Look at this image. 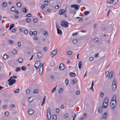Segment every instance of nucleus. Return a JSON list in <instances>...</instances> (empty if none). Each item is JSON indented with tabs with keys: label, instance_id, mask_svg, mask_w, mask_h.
Segmentation results:
<instances>
[{
	"label": "nucleus",
	"instance_id": "obj_1",
	"mask_svg": "<svg viewBox=\"0 0 120 120\" xmlns=\"http://www.w3.org/2000/svg\"><path fill=\"white\" fill-rule=\"evenodd\" d=\"M8 81V84L10 86H11L13 84L15 83L16 82V80L10 78H9Z\"/></svg>",
	"mask_w": 120,
	"mask_h": 120
},
{
	"label": "nucleus",
	"instance_id": "obj_2",
	"mask_svg": "<svg viewBox=\"0 0 120 120\" xmlns=\"http://www.w3.org/2000/svg\"><path fill=\"white\" fill-rule=\"evenodd\" d=\"M112 90L115 91L116 88V83L115 79H114L112 83Z\"/></svg>",
	"mask_w": 120,
	"mask_h": 120
},
{
	"label": "nucleus",
	"instance_id": "obj_3",
	"mask_svg": "<svg viewBox=\"0 0 120 120\" xmlns=\"http://www.w3.org/2000/svg\"><path fill=\"white\" fill-rule=\"evenodd\" d=\"M61 25L63 26L66 28L68 26V23L65 21L63 20L61 22Z\"/></svg>",
	"mask_w": 120,
	"mask_h": 120
},
{
	"label": "nucleus",
	"instance_id": "obj_4",
	"mask_svg": "<svg viewBox=\"0 0 120 120\" xmlns=\"http://www.w3.org/2000/svg\"><path fill=\"white\" fill-rule=\"evenodd\" d=\"M41 64V62L40 61L36 62L34 65V66L36 68L38 69Z\"/></svg>",
	"mask_w": 120,
	"mask_h": 120
},
{
	"label": "nucleus",
	"instance_id": "obj_5",
	"mask_svg": "<svg viewBox=\"0 0 120 120\" xmlns=\"http://www.w3.org/2000/svg\"><path fill=\"white\" fill-rule=\"evenodd\" d=\"M57 50L56 49L53 51L51 53L50 56L51 57H53L55 55H56L57 53Z\"/></svg>",
	"mask_w": 120,
	"mask_h": 120
},
{
	"label": "nucleus",
	"instance_id": "obj_6",
	"mask_svg": "<svg viewBox=\"0 0 120 120\" xmlns=\"http://www.w3.org/2000/svg\"><path fill=\"white\" fill-rule=\"evenodd\" d=\"M71 8H75V9L76 10H77L78 9H79V5L76 4L72 5L71 6Z\"/></svg>",
	"mask_w": 120,
	"mask_h": 120
},
{
	"label": "nucleus",
	"instance_id": "obj_7",
	"mask_svg": "<svg viewBox=\"0 0 120 120\" xmlns=\"http://www.w3.org/2000/svg\"><path fill=\"white\" fill-rule=\"evenodd\" d=\"M116 0H110V1L107 3V4H112L114 5L116 3V2L115 1Z\"/></svg>",
	"mask_w": 120,
	"mask_h": 120
},
{
	"label": "nucleus",
	"instance_id": "obj_8",
	"mask_svg": "<svg viewBox=\"0 0 120 120\" xmlns=\"http://www.w3.org/2000/svg\"><path fill=\"white\" fill-rule=\"evenodd\" d=\"M107 112H105L101 118V120H105L107 116Z\"/></svg>",
	"mask_w": 120,
	"mask_h": 120
},
{
	"label": "nucleus",
	"instance_id": "obj_9",
	"mask_svg": "<svg viewBox=\"0 0 120 120\" xmlns=\"http://www.w3.org/2000/svg\"><path fill=\"white\" fill-rule=\"evenodd\" d=\"M116 95H114L112 97L111 101H114V103L116 104Z\"/></svg>",
	"mask_w": 120,
	"mask_h": 120
},
{
	"label": "nucleus",
	"instance_id": "obj_10",
	"mask_svg": "<svg viewBox=\"0 0 120 120\" xmlns=\"http://www.w3.org/2000/svg\"><path fill=\"white\" fill-rule=\"evenodd\" d=\"M51 112H47V118L48 120H50L51 117Z\"/></svg>",
	"mask_w": 120,
	"mask_h": 120
},
{
	"label": "nucleus",
	"instance_id": "obj_11",
	"mask_svg": "<svg viewBox=\"0 0 120 120\" xmlns=\"http://www.w3.org/2000/svg\"><path fill=\"white\" fill-rule=\"evenodd\" d=\"M59 68L60 70H63L64 68V64H61L60 65Z\"/></svg>",
	"mask_w": 120,
	"mask_h": 120
},
{
	"label": "nucleus",
	"instance_id": "obj_12",
	"mask_svg": "<svg viewBox=\"0 0 120 120\" xmlns=\"http://www.w3.org/2000/svg\"><path fill=\"white\" fill-rule=\"evenodd\" d=\"M113 74V71H111L109 73V78L110 79H111L112 77V76Z\"/></svg>",
	"mask_w": 120,
	"mask_h": 120
},
{
	"label": "nucleus",
	"instance_id": "obj_13",
	"mask_svg": "<svg viewBox=\"0 0 120 120\" xmlns=\"http://www.w3.org/2000/svg\"><path fill=\"white\" fill-rule=\"evenodd\" d=\"M108 98H105L104 100V102L103 103V106L104 105V103H105V104H108Z\"/></svg>",
	"mask_w": 120,
	"mask_h": 120
},
{
	"label": "nucleus",
	"instance_id": "obj_14",
	"mask_svg": "<svg viewBox=\"0 0 120 120\" xmlns=\"http://www.w3.org/2000/svg\"><path fill=\"white\" fill-rule=\"evenodd\" d=\"M43 68H42L41 67H40L38 69V71L39 72V73L41 74V75L43 71Z\"/></svg>",
	"mask_w": 120,
	"mask_h": 120
},
{
	"label": "nucleus",
	"instance_id": "obj_15",
	"mask_svg": "<svg viewBox=\"0 0 120 120\" xmlns=\"http://www.w3.org/2000/svg\"><path fill=\"white\" fill-rule=\"evenodd\" d=\"M34 112V111L32 109H29L28 111V113L29 114H32Z\"/></svg>",
	"mask_w": 120,
	"mask_h": 120
},
{
	"label": "nucleus",
	"instance_id": "obj_16",
	"mask_svg": "<svg viewBox=\"0 0 120 120\" xmlns=\"http://www.w3.org/2000/svg\"><path fill=\"white\" fill-rule=\"evenodd\" d=\"M42 54L41 52H38L37 54V57L38 58L41 57L42 56Z\"/></svg>",
	"mask_w": 120,
	"mask_h": 120
},
{
	"label": "nucleus",
	"instance_id": "obj_17",
	"mask_svg": "<svg viewBox=\"0 0 120 120\" xmlns=\"http://www.w3.org/2000/svg\"><path fill=\"white\" fill-rule=\"evenodd\" d=\"M64 10L63 9H61L59 11V14L60 15H62L64 14Z\"/></svg>",
	"mask_w": 120,
	"mask_h": 120
},
{
	"label": "nucleus",
	"instance_id": "obj_18",
	"mask_svg": "<svg viewBox=\"0 0 120 120\" xmlns=\"http://www.w3.org/2000/svg\"><path fill=\"white\" fill-rule=\"evenodd\" d=\"M3 58L4 60H6L8 58V55L5 54L3 55Z\"/></svg>",
	"mask_w": 120,
	"mask_h": 120
},
{
	"label": "nucleus",
	"instance_id": "obj_19",
	"mask_svg": "<svg viewBox=\"0 0 120 120\" xmlns=\"http://www.w3.org/2000/svg\"><path fill=\"white\" fill-rule=\"evenodd\" d=\"M102 107L101 106H100L98 108L99 112L101 113L102 111Z\"/></svg>",
	"mask_w": 120,
	"mask_h": 120
},
{
	"label": "nucleus",
	"instance_id": "obj_20",
	"mask_svg": "<svg viewBox=\"0 0 120 120\" xmlns=\"http://www.w3.org/2000/svg\"><path fill=\"white\" fill-rule=\"evenodd\" d=\"M18 60L20 63H22L23 61V59L22 58L19 57L18 59Z\"/></svg>",
	"mask_w": 120,
	"mask_h": 120
},
{
	"label": "nucleus",
	"instance_id": "obj_21",
	"mask_svg": "<svg viewBox=\"0 0 120 120\" xmlns=\"http://www.w3.org/2000/svg\"><path fill=\"white\" fill-rule=\"evenodd\" d=\"M70 75L72 77H74L76 75L75 73L73 72H70Z\"/></svg>",
	"mask_w": 120,
	"mask_h": 120
},
{
	"label": "nucleus",
	"instance_id": "obj_22",
	"mask_svg": "<svg viewBox=\"0 0 120 120\" xmlns=\"http://www.w3.org/2000/svg\"><path fill=\"white\" fill-rule=\"evenodd\" d=\"M14 24H11L9 26V30H11L14 26Z\"/></svg>",
	"mask_w": 120,
	"mask_h": 120
},
{
	"label": "nucleus",
	"instance_id": "obj_23",
	"mask_svg": "<svg viewBox=\"0 0 120 120\" xmlns=\"http://www.w3.org/2000/svg\"><path fill=\"white\" fill-rule=\"evenodd\" d=\"M76 79H74V80H72L71 82V84L72 85L74 84L76 82Z\"/></svg>",
	"mask_w": 120,
	"mask_h": 120
},
{
	"label": "nucleus",
	"instance_id": "obj_24",
	"mask_svg": "<svg viewBox=\"0 0 120 120\" xmlns=\"http://www.w3.org/2000/svg\"><path fill=\"white\" fill-rule=\"evenodd\" d=\"M57 31L58 34L59 35H61L62 34V32L61 30L59 29H58Z\"/></svg>",
	"mask_w": 120,
	"mask_h": 120
},
{
	"label": "nucleus",
	"instance_id": "obj_25",
	"mask_svg": "<svg viewBox=\"0 0 120 120\" xmlns=\"http://www.w3.org/2000/svg\"><path fill=\"white\" fill-rule=\"evenodd\" d=\"M16 5L19 8L21 6V4L19 2H18L16 3Z\"/></svg>",
	"mask_w": 120,
	"mask_h": 120
},
{
	"label": "nucleus",
	"instance_id": "obj_26",
	"mask_svg": "<svg viewBox=\"0 0 120 120\" xmlns=\"http://www.w3.org/2000/svg\"><path fill=\"white\" fill-rule=\"evenodd\" d=\"M2 5L3 7L4 8H5L7 6V3L6 2H3Z\"/></svg>",
	"mask_w": 120,
	"mask_h": 120
},
{
	"label": "nucleus",
	"instance_id": "obj_27",
	"mask_svg": "<svg viewBox=\"0 0 120 120\" xmlns=\"http://www.w3.org/2000/svg\"><path fill=\"white\" fill-rule=\"evenodd\" d=\"M33 100V99L32 97H29L28 99V101L29 102H31Z\"/></svg>",
	"mask_w": 120,
	"mask_h": 120
},
{
	"label": "nucleus",
	"instance_id": "obj_28",
	"mask_svg": "<svg viewBox=\"0 0 120 120\" xmlns=\"http://www.w3.org/2000/svg\"><path fill=\"white\" fill-rule=\"evenodd\" d=\"M21 69L23 71L26 70L27 69V68L25 66H23L21 67Z\"/></svg>",
	"mask_w": 120,
	"mask_h": 120
},
{
	"label": "nucleus",
	"instance_id": "obj_29",
	"mask_svg": "<svg viewBox=\"0 0 120 120\" xmlns=\"http://www.w3.org/2000/svg\"><path fill=\"white\" fill-rule=\"evenodd\" d=\"M21 71L20 68V67H18L16 68L15 71L16 72H18L19 71Z\"/></svg>",
	"mask_w": 120,
	"mask_h": 120
},
{
	"label": "nucleus",
	"instance_id": "obj_30",
	"mask_svg": "<svg viewBox=\"0 0 120 120\" xmlns=\"http://www.w3.org/2000/svg\"><path fill=\"white\" fill-rule=\"evenodd\" d=\"M82 64V62L81 61H80L79 62L78 64V67L80 69L81 67V65Z\"/></svg>",
	"mask_w": 120,
	"mask_h": 120
},
{
	"label": "nucleus",
	"instance_id": "obj_31",
	"mask_svg": "<svg viewBox=\"0 0 120 120\" xmlns=\"http://www.w3.org/2000/svg\"><path fill=\"white\" fill-rule=\"evenodd\" d=\"M22 11L23 12L25 13H26L27 11V9L25 8H23Z\"/></svg>",
	"mask_w": 120,
	"mask_h": 120
},
{
	"label": "nucleus",
	"instance_id": "obj_32",
	"mask_svg": "<svg viewBox=\"0 0 120 120\" xmlns=\"http://www.w3.org/2000/svg\"><path fill=\"white\" fill-rule=\"evenodd\" d=\"M68 79L66 78L65 79V82L66 83V86H67L68 84Z\"/></svg>",
	"mask_w": 120,
	"mask_h": 120
},
{
	"label": "nucleus",
	"instance_id": "obj_33",
	"mask_svg": "<svg viewBox=\"0 0 120 120\" xmlns=\"http://www.w3.org/2000/svg\"><path fill=\"white\" fill-rule=\"evenodd\" d=\"M15 9V7H12L11 9V11H14Z\"/></svg>",
	"mask_w": 120,
	"mask_h": 120
},
{
	"label": "nucleus",
	"instance_id": "obj_34",
	"mask_svg": "<svg viewBox=\"0 0 120 120\" xmlns=\"http://www.w3.org/2000/svg\"><path fill=\"white\" fill-rule=\"evenodd\" d=\"M33 92L34 93L38 94V90L36 89L33 91Z\"/></svg>",
	"mask_w": 120,
	"mask_h": 120
},
{
	"label": "nucleus",
	"instance_id": "obj_35",
	"mask_svg": "<svg viewBox=\"0 0 120 120\" xmlns=\"http://www.w3.org/2000/svg\"><path fill=\"white\" fill-rule=\"evenodd\" d=\"M111 103L112 104V105H113V106L112 107V109H114L115 107V106L116 105V104H115H115L114 103H112L111 102Z\"/></svg>",
	"mask_w": 120,
	"mask_h": 120
},
{
	"label": "nucleus",
	"instance_id": "obj_36",
	"mask_svg": "<svg viewBox=\"0 0 120 120\" xmlns=\"http://www.w3.org/2000/svg\"><path fill=\"white\" fill-rule=\"evenodd\" d=\"M8 42L9 43L11 44H12L13 43V41L11 40H8Z\"/></svg>",
	"mask_w": 120,
	"mask_h": 120
},
{
	"label": "nucleus",
	"instance_id": "obj_37",
	"mask_svg": "<svg viewBox=\"0 0 120 120\" xmlns=\"http://www.w3.org/2000/svg\"><path fill=\"white\" fill-rule=\"evenodd\" d=\"M89 13V12L86 11H85L84 12V14L85 15H87Z\"/></svg>",
	"mask_w": 120,
	"mask_h": 120
},
{
	"label": "nucleus",
	"instance_id": "obj_38",
	"mask_svg": "<svg viewBox=\"0 0 120 120\" xmlns=\"http://www.w3.org/2000/svg\"><path fill=\"white\" fill-rule=\"evenodd\" d=\"M56 115H53L52 117L53 120H56Z\"/></svg>",
	"mask_w": 120,
	"mask_h": 120
},
{
	"label": "nucleus",
	"instance_id": "obj_39",
	"mask_svg": "<svg viewBox=\"0 0 120 120\" xmlns=\"http://www.w3.org/2000/svg\"><path fill=\"white\" fill-rule=\"evenodd\" d=\"M73 44H75L77 42V40L76 39H74L72 41Z\"/></svg>",
	"mask_w": 120,
	"mask_h": 120
},
{
	"label": "nucleus",
	"instance_id": "obj_40",
	"mask_svg": "<svg viewBox=\"0 0 120 120\" xmlns=\"http://www.w3.org/2000/svg\"><path fill=\"white\" fill-rule=\"evenodd\" d=\"M68 116V114L67 113H66L64 116V118H66Z\"/></svg>",
	"mask_w": 120,
	"mask_h": 120
},
{
	"label": "nucleus",
	"instance_id": "obj_41",
	"mask_svg": "<svg viewBox=\"0 0 120 120\" xmlns=\"http://www.w3.org/2000/svg\"><path fill=\"white\" fill-rule=\"evenodd\" d=\"M33 35L35 36H36L37 34V31H34L33 32Z\"/></svg>",
	"mask_w": 120,
	"mask_h": 120
},
{
	"label": "nucleus",
	"instance_id": "obj_42",
	"mask_svg": "<svg viewBox=\"0 0 120 120\" xmlns=\"http://www.w3.org/2000/svg\"><path fill=\"white\" fill-rule=\"evenodd\" d=\"M33 20L34 22H36L38 21V19L36 18H34Z\"/></svg>",
	"mask_w": 120,
	"mask_h": 120
},
{
	"label": "nucleus",
	"instance_id": "obj_43",
	"mask_svg": "<svg viewBox=\"0 0 120 120\" xmlns=\"http://www.w3.org/2000/svg\"><path fill=\"white\" fill-rule=\"evenodd\" d=\"M56 27L57 30H58V29H59L60 28V26L58 25L57 24H56Z\"/></svg>",
	"mask_w": 120,
	"mask_h": 120
},
{
	"label": "nucleus",
	"instance_id": "obj_44",
	"mask_svg": "<svg viewBox=\"0 0 120 120\" xmlns=\"http://www.w3.org/2000/svg\"><path fill=\"white\" fill-rule=\"evenodd\" d=\"M19 88H18L17 90H15L14 91V92L15 93H18V92H19Z\"/></svg>",
	"mask_w": 120,
	"mask_h": 120
},
{
	"label": "nucleus",
	"instance_id": "obj_45",
	"mask_svg": "<svg viewBox=\"0 0 120 120\" xmlns=\"http://www.w3.org/2000/svg\"><path fill=\"white\" fill-rule=\"evenodd\" d=\"M104 105L103 106V104H102V106L104 108H106L107 105L108 104H105V103H104Z\"/></svg>",
	"mask_w": 120,
	"mask_h": 120
},
{
	"label": "nucleus",
	"instance_id": "obj_46",
	"mask_svg": "<svg viewBox=\"0 0 120 120\" xmlns=\"http://www.w3.org/2000/svg\"><path fill=\"white\" fill-rule=\"evenodd\" d=\"M94 60V58L93 57H90L89 59V60L90 61H92Z\"/></svg>",
	"mask_w": 120,
	"mask_h": 120
},
{
	"label": "nucleus",
	"instance_id": "obj_47",
	"mask_svg": "<svg viewBox=\"0 0 120 120\" xmlns=\"http://www.w3.org/2000/svg\"><path fill=\"white\" fill-rule=\"evenodd\" d=\"M31 15V14L30 13H29L26 15V16L27 17H30Z\"/></svg>",
	"mask_w": 120,
	"mask_h": 120
},
{
	"label": "nucleus",
	"instance_id": "obj_48",
	"mask_svg": "<svg viewBox=\"0 0 120 120\" xmlns=\"http://www.w3.org/2000/svg\"><path fill=\"white\" fill-rule=\"evenodd\" d=\"M17 78V76H11L10 77V78L11 79L12 78H14V79H16Z\"/></svg>",
	"mask_w": 120,
	"mask_h": 120
},
{
	"label": "nucleus",
	"instance_id": "obj_49",
	"mask_svg": "<svg viewBox=\"0 0 120 120\" xmlns=\"http://www.w3.org/2000/svg\"><path fill=\"white\" fill-rule=\"evenodd\" d=\"M109 73L108 71H107L105 72V76L106 77H107L108 75L109 74Z\"/></svg>",
	"mask_w": 120,
	"mask_h": 120
},
{
	"label": "nucleus",
	"instance_id": "obj_50",
	"mask_svg": "<svg viewBox=\"0 0 120 120\" xmlns=\"http://www.w3.org/2000/svg\"><path fill=\"white\" fill-rule=\"evenodd\" d=\"M30 91V89H28L26 90V93L27 94H29Z\"/></svg>",
	"mask_w": 120,
	"mask_h": 120
},
{
	"label": "nucleus",
	"instance_id": "obj_51",
	"mask_svg": "<svg viewBox=\"0 0 120 120\" xmlns=\"http://www.w3.org/2000/svg\"><path fill=\"white\" fill-rule=\"evenodd\" d=\"M69 55H71L72 53V52L71 51H69L67 52Z\"/></svg>",
	"mask_w": 120,
	"mask_h": 120
},
{
	"label": "nucleus",
	"instance_id": "obj_52",
	"mask_svg": "<svg viewBox=\"0 0 120 120\" xmlns=\"http://www.w3.org/2000/svg\"><path fill=\"white\" fill-rule=\"evenodd\" d=\"M9 114V112H8L7 111L4 114V115L6 116H7Z\"/></svg>",
	"mask_w": 120,
	"mask_h": 120
},
{
	"label": "nucleus",
	"instance_id": "obj_53",
	"mask_svg": "<svg viewBox=\"0 0 120 120\" xmlns=\"http://www.w3.org/2000/svg\"><path fill=\"white\" fill-rule=\"evenodd\" d=\"M63 90V89L62 88H60L59 90V92L62 93Z\"/></svg>",
	"mask_w": 120,
	"mask_h": 120
},
{
	"label": "nucleus",
	"instance_id": "obj_54",
	"mask_svg": "<svg viewBox=\"0 0 120 120\" xmlns=\"http://www.w3.org/2000/svg\"><path fill=\"white\" fill-rule=\"evenodd\" d=\"M30 18H28L26 19V21L27 22H29L30 21Z\"/></svg>",
	"mask_w": 120,
	"mask_h": 120
},
{
	"label": "nucleus",
	"instance_id": "obj_55",
	"mask_svg": "<svg viewBox=\"0 0 120 120\" xmlns=\"http://www.w3.org/2000/svg\"><path fill=\"white\" fill-rule=\"evenodd\" d=\"M16 50L15 49H14L12 51V53L14 54H15V53H16Z\"/></svg>",
	"mask_w": 120,
	"mask_h": 120
},
{
	"label": "nucleus",
	"instance_id": "obj_56",
	"mask_svg": "<svg viewBox=\"0 0 120 120\" xmlns=\"http://www.w3.org/2000/svg\"><path fill=\"white\" fill-rule=\"evenodd\" d=\"M45 7V5H43L41 7V9H43Z\"/></svg>",
	"mask_w": 120,
	"mask_h": 120
},
{
	"label": "nucleus",
	"instance_id": "obj_57",
	"mask_svg": "<svg viewBox=\"0 0 120 120\" xmlns=\"http://www.w3.org/2000/svg\"><path fill=\"white\" fill-rule=\"evenodd\" d=\"M47 112H51L50 111V109L49 107L48 108L47 111Z\"/></svg>",
	"mask_w": 120,
	"mask_h": 120
},
{
	"label": "nucleus",
	"instance_id": "obj_58",
	"mask_svg": "<svg viewBox=\"0 0 120 120\" xmlns=\"http://www.w3.org/2000/svg\"><path fill=\"white\" fill-rule=\"evenodd\" d=\"M56 86H57L52 90V93L53 92L56 90Z\"/></svg>",
	"mask_w": 120,
	"mask_h": 120
},
{
	"label": "nucleus",
	"instance_id": "obj_59",
	"mask_svg": "<svg viewBox=\"0 0 120 120\" xmlns=\"http://www.w3.org/2000/svg\"><path fill=\"white\" fill-rule=\"evenodd\" d=\"M19 15L18 14H16L15 16V19H17L19 18Z\"/></svg>",
	"mask_w": 120,
	"mask_h": 120
},
{
	"label": "nucleus",
	"instance_id": "obj_60",
	"mask_svg": "<svg viewBox=\"0 0 120 120\" xmlns=\"http://www.w3.org/2000/svg\"><path fill=\"white\" fill-rule=\"evenodd\" d=\"M17 45H18V46L19 47H20L21 46V43L20 42H18L17 43Z\"/></svg>",
	"mask_w": 120,
	"mask_h": 120
},
{
	"label": "nucleus",
	"instance_id": "obj_61",
	"mask_svg": "<svg viewBox=\"0 0 120 120\" xmlns=\"http://www.w3.org/2000/svg\"><path fill=\"white\" fill-rule=\"evenodd\" d=\"M56 112L57 113H59L60 112V109L58 108H56Z\"/></svg>",
	"mask_w": 120,
	"mask_h": 120
},
{
	"label": "nucleus",
	"instance_id": "obj_62",
	"mask_svg": "<svg viewBox=\"0 0 120 120\" xmlns=\"http://www.w3.org/2000/svg\"><path fill=\"white\" fill-rule=\"evenodd\" d=\"M86 115L85 113L83 116V117L82 118H83V119H85L86 118Z\"/></svg>",
	"mask_w": 120,
	"mask_h": 120
},
{
	"label": "nucleus",
	"instance_id": "obj_63",
	"mask_svg": "<svg viewBox=\"0 0 120 120\" xmlns=\"http://www.w3.org/2000/svg\"><path fill=\"white\" fill-rule=\"evenodd\" d=\"M0 77L2 78H4V75L3 74H1L0 75Z\"/></svg>",
	"mask_w": 120,
	"mask_h": 120
},
{
	"label": "nucleus",
	"instance_id": "obj_64",
	"mask_svg": "<svg viewBox=\"0 0 120 120\" xmlns=\"http://www.w3.org/2000/svg\"><path fill=\"white\" fill-rule=\"evenodd\" d=\"M24 32L25 34H27L28 33V30H24Z\"/></svg>",
	"mask_w": 120,
	"mask_h": 120
}]
</instances>
